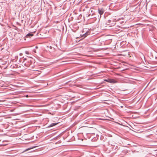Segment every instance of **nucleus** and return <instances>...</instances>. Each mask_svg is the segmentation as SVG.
<instances>
[{
	"label": "nucleus",
	"instance_id": "nucleus-1",
	"mask_svg": "<svg viewBox=\"0 0 157 157\" xmlns=\"http://www.w3.org/2000/svg\"><path fill=\"white\" fill-rule=\"evenodd\" d=\"M98 12L100 14V16L102 15L104 12V10L103 9H98Z\"/></svg>",
	"mask_w": 157,
	"mask_h": 157
},
{
	"label": "nucleus",
	"instance_id": "nucleus-2",
	"mask_svg": "<svg viewBox=\"0 0 157 157\" xmlns=\"http://www.w3.org/2000/svg\"><path fill=\"white\" fill-rule=\"evenodd\" d=\"M105 81L110 83H115L116 82V81L114 80L113 79H109L106 80Z\"/></svg>",
	"mask_w": 157,
	"mask_h": 157
},
{
	"label": "nucleus",
	"instance_id": "nucleus-3",
	"mask_svg": "<svg viewBox=\"0 0 157 157\" xmlns=\"http://www.w3.org/2000/svg\"><path fill=\"white\" fill-rule=\"evenodd\" d=\"M33 36V34L31 33H29L27 34L26 36L25 37L27 38H28L30 36Z\"/></svg>",
	"mask_w": 157,
	"mask_h": 157
},
{
	"label": "nucleus",
	"instance_id": "nucleus-4",
	"mask_svg": "<svg viewBox=\"0 0 157 157\" xmlns=\"http://www.w3.org/2000/svg\"><path fill=\"white\" fill-rule=\"evenodd\" d=\"M58 123H52L51 124L48 126V127H53V126H54L55 125H56Z\"/></svg>",
	"mask_w": 157,
	"mask_h": 157
},
{
	"label": "nucleus",
	"instance_id": "nucleus-5",
	"mask_svg": "<svg viewBox=\"0 0 157 157\" xmlns=\"http://www.w3.org/2000/svg\"><path fill=\"white\" fill-rule=\"evenodd\" d=\"M88 33H85L83 35V36L84 37H86V36H87L88 35Z\"/></svg>",
	"mask_w": 157,
	"mask_h": 157
},
{
	"label": "nucleus",
	"instance_id": "nucleus-6",
	"mask_svg": "<svg viewBox=\"0 0 157 157\" xmlns=\"http://www.w3.org/2000/svg\"><path fill=\"white\" fill-rule=\"evenodd\" d=\"M25 53L26 54H29V52H28V51H25Z\"/></svg>",
	"mask_w": 157,
	"mask_h": 157
},
{
	"label": "nucleus",
	"instance_id": "nucleus-7",
	"mask_svg": "<svg viewBox=\"0 0 157 157\" xmlns=\"http://www.w3.org/2000/svg\"><path fill=\"white\" fill-rule=\"evenodd\" d=\"M49 48H50V49H52V47L51 46H49Z\"/></svg>",
	"mask_w": 157,
	"mask_h": 157
},
{
	"label": "nucleus",
	"instance_id": "nucleus-8",
	"mask_svg": "<svg viewBox=\"0 0 157 157\" xmlns=\"http://www.w3.org/2000/svg\"><path fill=\"white\" fill-rule=\"evenodd\" d=\"M30 149V148H28V149H27L25 151H28Z\"/></svg>",
	"mask_w": 157,
	"mask_h": 157
},
{
	"label": "nucleus",
	"instance_id": "nucleus-9",
	"mask_svg": "<svg viewBox=\"0 0 157 157\" xmlns=\"http://www.w3.org/2000/svg\"><path fill=\"white\" fill-rule=\"evenodd\" d=\"M35 48H38V47L37 46H36V47H35Z\"/></svg>",
	"mask_w": 157,
	"mask_h": 157
},
{
	"label": "nucleus",
	"instance_id": "nucleus-10",
	"mask_svg": "<svg viewBox=\"0 0 157 157\" xmlns=\"http://www.w3.org/2000/svg\"><path fill=\"white\" fill-rule=\"evenodd\" d=\"M53 48V49L54 50V49H55L54 48Z\"/></svg>",
	"mask_w": 157,
	"mask_h": 157
},
{
	"label": "nucleus",
	"instance_id": "nucleus-11",
	"mask_svg": "<svg viewBox=\"0 0 157 157\" xmlns=\"http://www.w3.org/2000/svg\"><path fill=\"white\" fill-rule=\"evenodd\" d=\"M26 97H28V95H26Z\"/></svg>",
	"mask_w": 157,
	"mask_h": 157
}]
</instances>
